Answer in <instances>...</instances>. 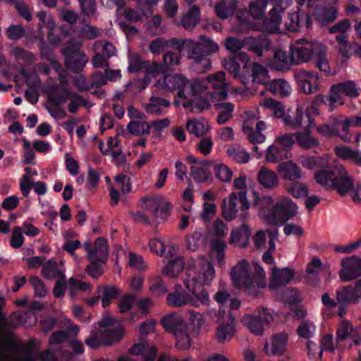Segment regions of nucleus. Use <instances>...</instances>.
Segmentation results:
<instances>
[{
	"label": "nucleus",
	"instance_id": "59",
	"mask_svg": "<svg viewBox=\"0 0 361 361\" xmlns=\"http://www.w3.org/2000/svg\"><path fill=\"white\" fill-rule=\"evenodd\" d=\"M68 287L70 291V295L72 298L79 293H85L90 290L89 283L82 281H77L73 278H71L68 280Z\"/></svg>",
	"mask_w": 361,
	"mask_h": 361
},
{
	"label": "nucleus",
	"instance_id": "55",
	"mask_svg": "<svg viewBox=\"0 0 361 361\" xmlns=\"http://www.w3.org/2000/svg\"><path fill=\"white\" fill-rule=\"evenodd\" d=\"M252 77L254 82L268 86L269 77L267 71L261 65L253 63L252 65Z\"/></svg>",
	"mask_w": 361,
	"mask_h": 361
},
{
	"label": "nucleus",
	"instance_id": "60",
	"mask_svg": "<svg viewBox=\"0 0 361 361\" xmlns=\"http://www.w3.org/2000/svg\"><path fill=\"white\" fill-rule=\"evenodd\" d=\"M337 11L334 8H321L316 11L315 18L322 24H325L336 19Z\"/></svg>",
	"mask_w": 361,
	"mask_h": 361
},
{
	"label": "nucleus",
	"instance_id": "33",
	"mask_svg": "<svg viewBox=\"0 0 361 361\" xmlns=\"http://www.w3.org/2000/svg\"><path fill=\"white\" fill-rule=\"evenodd\" d=\"M185 127L190 134L197 137L204 136L210 130L209 122L202 118L187 120Z\"/></svg>",
	"mask_w": 361,
	"mask_h": 361
},
{
	"label": "nucleus",
	"instance_id": "47",
	"mask_svg": "<svg viewBox=\"0 0 361 361\" xmlns=\"http://www.w3.org/2000/svg\"><path fill=\"white\" fill-rule=\"evenodd\" d=\"M130 351L131 354L141 355L146 360H153L156 355V349L147 343L135 344Z\"/></svg>",
	"mask_w": 361,
	"mask_h": 361
},
{
	"label": "nucleus",
	"instance_id": "19",
	"mask_svg": "<svg viewBox=\"0 0 361 361\" xmlns=\"http://www.w3.org/2000/svg\"><path fill=\"white\" fill-rule=\"evenodd\" d=\"M350 338L353 343L357 345L361 343V326H354L347 319H343L336 330V341H341Z\"/></svg>",
	"mask_w": 361,
	"mask_h": 361
},
{
	"label": "nucleus",
	"instance_id": "62",
	"mask_svg": "<svg viewBox=\"0 0 361 361\" xmlns=\"http://www.w3.org/2000/svg\"><path fill=\"white\" fill-rule=\"evenodd\" d=\"M99 294L102 306L105 307L119 294V291L114 286L104 287L99 288Z\"/></svg>",
	"mask_w": 361,
	"mask_h": 361
},
{
	"label": "nucleus",
	"instance_id": "13",
	"mask_svg": "<svg viewBox=\"0 0 361 361\" xmlns=\"http://www.w3.org/2000/svg\"><path fill=\"white\" fill-rule=\"evenodd\" d=\"M216 339L221 343L229 342L235 332V320L233 314L219 311L216 319Z\"/></svg>",
	"mask_w": 361,
	"mask_h": 361
},
{
	"label": "nucleus",
	"instance_id": "40",
	"mask_svg": "<svg viewBox=\"0 0 361 361\" xmlns=\"http://www.w3.org/2000/svg\"><path fill=\"white\" fill-rule=\"evenodd\" d=\"M161 324L166 331L173 334L185 326L183 320L177 314H171L164 317L161 320Z\"/></svg>",
	"mask_w": 361,
	"mask_h": 361
},
{
	"label": "nucleus",
	"instance_id": "25",
	"mask_svg": "<svg viewBox=\"0 0 361 361\" xmlns=\"http://www.w3.org/2000/svg\"><path fill=\"white\" fill-rule=\"evenodd\" d=\"M250 229L246 224L233 228L230 234L229 243L240 248L246 247L249 243Z\"/></svg>",
	"mask_w": 361,
	"mask_h": 361
},
{
	"label": "nucleus",
	"instance_id": "30",
	"mask_svg": "<svg viewBox=\"0 0 361 361\" xmlns=\"http://www.w3.org/2000/svg\"><path fill=\"white\" fill-rule=\"evenodd\" d=\"M336 40L338 42L337 50L343 61H347L350 56V51L355 52L361 56V48L357 49V44L355 42L350 43L348 37L345 35L336 36Z\"/></svg>",
	"mask_w": 361,
	"mask_h": 361
},
{
	"label": "nucleus",
	"instance_id": "8",
	"mask_svg": "<svg viewBox=\"0 0 361 361\" xmlns=\"http://www.w3.org/2000/svg\"><path fill=\"white\" fill-rule=\"evenodd\" d=\"M289 50L295 65L310 62L314 55L321 54L324 51L322 43L306 39L295 40L290 45Z\"/></svg>",
	"mask_w": 361,
	"mask_h": 361
},
{
	"label": "nucleus",
	"instance_id": "39",
	"mask_svg": "<svg viewBox=\"0 0 361 361\" xmlns=\"http://www.w3.org/2000/svg\"><path fill=\"white\" fill-rule=\"evenodd\" d=\"M184 267V261L183 257L176 256L169 261L162 269L164 275L170 278L177 277L183 271Z\"/></svg>",
	"mask_w": 361,
	"mask_h": 361
},
{
	"label": "nucleus",
	"instance_id": "32",
	"mask_svg": "<svg viewBox=\"0 0 361 361\" xmlns=\"http://www.w3.org/2000/svg\"><path fill=\"white\" fill-rule=\"evenodd\" d=\"M240 61L243 64L244 69L247 68V63L249 61V56L245 53H239L233 58L225 59L223 62V66L231 74H233L235 78L240 77V64L238 62Z\"/></svg>",
	"mask_w": 361,
	"mask_h": 361
},
{
	"label": "nucleus",
	"instance_id": "51",
	"mask_svg": "<svg viewBox=\"0 0 361 361\" xmlns=\"http://www.w3.org/2000/svg\"><path fill=\"white\" fill-rule=\"evenodd\" d=\"M42 272L43 276L49 280H54L56 279H63L65 276L64 272L59 270L56 263L53 261H48L44 263L42 266Z\"/></svg>",
	"mask_w": 361,
	"mask_h": 361
},
{
	"label": "nucleus",
	"instance_id": "4",
	"mask_svg": "<svg viewBox=\"0 0 361 361\" xmlns=\"http://www.w3.org/2000/svg\"><path fill=\"white\" fill-rule=\"evenodd\" d=\"M231 277L235 286L247 290L264 288L267 283L266 272L262 265L257 262L250 263L246 259H241L233 267Z\"/></svg>",
	"mask_w": 361,
	"mask_h": 361
},
{
	"label": "nucleus",
	"instance_id": "27",
	"mask_svg": "<svg viewBox=\"0 0 361 361\" xmlns=\"http://www.w3.org/2000/svg\"><path fill=\"white\" fill-rule=\"evenodd\" d=\"M277 171L285 180H295L302 178L301 169L293 161H281L278 165Z\"/></svg>",
	"mask_w": 361,
	"mask_h": 361
},
{
	"label": "nucleus",
	"instance_id": "5",
	"mask_svg": "<svg viewBox=\"0 0 361 361\" xmlns=\"http://www.w3.org/2000/svg\"><path fill=\"white\" fill-rule=\"evenodd\" d=\"M143 212L133 214L135 221L145 224H156L163 219L171 209L169 201L161 195L144 197L141 199Z\"/></svg>",
	"mask_w": 361,
	"mask_h": 361
},
{
	"label": "nucleus",
	"instance_id": "50",
	"mask_svg": "<svg viewBox=\"0 0 361 361\" xmlns=\"http://www.w3.org/2000/svg\"><path fill=\"white\" fill-rule=\"evenodd\" d=\"M243 324L253 334H261L264 331V324L259 320L257 314H247L243 317Z\"/></svg>",
	"mask_w": 361,
	"mask_h": 361
},
{
	"label": "nucleus",
	"instance_id": "22",
	"mask_svg": "<svg viewBox=\"0 0 361 361\" xmlns=\"http://www.w3.org/2000/svg\"><path fill=\"white\" fill-rule=\"evenodd\" d=\"M84 247L87 252V257L92 262H105L108 255V245L105 239L98 238L92 249L87 242L84 243Z\"/></svg>",
	"mask_w": 361,
	"mask_h": 361
},
{
	"label": "nucleus",
	"instance_id": "44",
	"mask_svg": "<svg viewBox=\"0 0 361 361\" xmlns=\"http://www.w3.org/2000/svg\"><path fill=\"white\" fill-rule=\"evenodd\" d=\"M236 6V0H222L215 6V12L216 16L221 18L226 19L233 15Z\"/></svg>",
	"mask_w": 361,
	"mask_h": 361
},
{
	"label": "nucleus",
	"instance_id": "10",
	"mask_svg": "<svg viewBox=\"0 0 361 361\" xmlns=\"http://www.w3.org/2000/svg\"><path fill=\"white\" fill-rule=\"evenodd\" d=\"M240 205L242 212L239 215L240 219L244 221L247 219L250 204L247 197L246 191L232 192L228 197L224 198L222 202L223 215L226 220L232 221L237 216L238 212V205Z\"/></svg>",
	"mask_w": 361,
	"mask_h": 361
},
{
	"label": "nucleus",
	"instance_id": "11",
	"mask_svg": "<svg viewBox=\"0 0 361 361\" xmlns=\"http://www.w3.org/2000/svg\"><path fill=\"white\" fill-rule=\"evenodd\" d=\"M177 97L178 99H175L174 105L178 106L181 104L185 109L192 113H200L209 109L211 102H216L217 98L214 93L208 90L200 94L191 95L188 98L179 97L178 95Z\"/></svg>",
	"mask_w": 361,
	"mask_h": 361
},
{
	"label": "nucleus",
	"instance_id": "38",
	"mask_svg": "<svg viewBox=\"0 0 361 361\" xmlns=\"http://www.w3.org/2000/svg\"><path fill=\"white\" fill-rule=\"evenodd\" d=\"M99 147L104 155L110 156L113 159H117L121 154V148L116 137H109L106 144L99 142Z\"/></svg>",
	"mask_w": 361,
	"mask_h": 361
},
{
	"label": "nucleus",
	"instance_id": "34",
	"mask_svg": "<svg viewBox=\"0 0 361 361\" xmlns=\"http://www.w3.org/2000/svg\"><path fill=\"white\" fill-rule=\"evenodd\" d=\"M310 128L307 127L306 130L294 134V139L295 138L298 145L302 149H313L319 145V140L311 135Z\"/></svg>",
	"mask_w": 361,
	"mask_h": 361
},
{
	"label": "nucleus",
	"instance_id": "16",
	"mask_svg": "<svg viewBox=\"0 0 361 361\" xmlns=\"http://www.w3.org/2000/svg\"><path fill=\"white\" fill-rule=\"evenodd\" d=\"M197 45L193 40L185 39L183 51H186L190 59L193 60V68L200 73H203L209 70L212 67L210 59L204 54L197 51Z\"/></svg>",
	"mask_w": 361,
	"mask_h": 361
},
{
	"label": "nucleus",
	"instance_id": "18",
	"mask_svg": "<svg viewBox=\"0 0 361 361\" xmlns=\"http://www.w3.org/2000/svg\"><path fill=\"white\" fill-rule=\"evenodd\" d=\"M283 123L293 128L296 129L303 126L307 128L314 126V121L309 116V111L305 113L304 106L298 105L295 111L288 109L284 117Z\"/></svg>",
	"mask_w": 361,
	"mask_h": 361
},
{
	"label": "nucleus",
	"instance_id": "45",
	"mask_svg": "<svg viewBox=\"0 0 361 361\" xmlns=\"http://www.w3.org/2000/svg\"><path fill=\"white\" fill-rule=\"evenodd\" d=\"M227 153L232 160L240 164L247 163L250 159V154L243 147L237 145L230 146Z\"/></svg>",
	"mask_w": 361,
	"mask_h": 361
},
{
	"label": "nucleus",
	"instance_id": "6",
	"mask_svg": "<svg viewBox=\"0 0 361 361\" xmlns=\"http://www.w3.org/2000/svg\"><path fill=\"white\" fill-rule=\"evenodd\" d=\"M128 70L133 73L140 71L147 73L143 80H135L128 85L132 88L130 91L133 93H137L144 90L149 83L152 79L151 75L162 72L163 67L154 62L142 61L138 55L135 54L129 56Z\"/></svg>",
	"mask_w": 361,
	"mask_h": 361
},
{
	"label": "nucleus",
	"instance_id": "20",
	"mask_svg": "<svg viewBox=\"0 0 361 361\" xmlns=\"http://www.w3.org/2000/svg\"><path fill=\"white\" fill-rule=\"evenodd\" d=\"M341 267L339 275L342 281H350L361 276V258L356 256L345 257L341 261Z\"/></svg>",
	"mask_w": 361,
	"mask_h": 361
},
{
	"label": "nucleus",
	"instance_id": "2",
	"mask_svg": "<svg viewBox=\"0 0 361 361\" xmlns=\"http://www.w3.org/2000/svg\"><path fill=\"white\" fill-rule=\"evenodd\" d=\"M158 89L176 91L179 97L188 98L191 95L204 93L212 88L215 97L225 100L228 97L229 84L224 71H218L204 78L188 79L181 73L168 74L155 84Z\"/></svg>",
	"mask_w": 361,
	"mask_h": 361
},
{
	"label": "nucleus",
	"instance_id": "46",
	"mask_svg": "<svg viewBox=\"0 0 361 361\" xmlns=\"http://www.w3.org/2000/svg\"><path fill=\"white\" fill-rule=\"evenodd\" d=\"M169 105L170 102L169 100L161 97H152L150 98L149 104L145 106V109L149 114L159 115Z\"/></svg>",
	"mask_w": 361,
	"mask_h": 361
},
{
	"label": "nucleus",
	"instance_id": "3",
	"mask_svg": "<svg viewBox=\"0 0 361 361\" xmlns=\"http://www.w3.org/2000/svg\"><path fill=\"white\" fill-rule=\"evenodd\" d=\"M252 194L253 207L257 209L259 216L269 224L281 225L298 213V205L288 197L276 200L271 195L259 196L256 190H252Z\"/></svg>",
	"mask_w": 361,
	"mask_h": 361
},
{
	"label": "nucleus",
	"instance_id": "64",
	"mask_svg": "<svg viewBox=\"0 0 361 361\" xmlns=\"http://www.w3.org/2000/svg\"><path fill=\"white\" fill-rule=\"evenodd\" d=\"M214 171L216 178L225 183L230 182L231 180L233 173L230 168L224 164H217L214 166Z\"/></svg>",
	"mask_w": 361,
	"mask_h": 361
},
{
	"label": "nucleus",
	"instance_id": "9",
	"mask_svg": "<svg viewBox=\"0 0 361 361\" xmlns=\"http://www.w3.org/2000/svg\"><path fill=\"white\" fill-rule=\"evenodd\" d=\"M295 143L293 133H283L277 135L265 153L264 159L268 163H277L290 158L289 151Z\"/></svg>",
	"mask_w": 361,
	"mask_h": 361
},
{
	"label": "nucleus",
	"instance_id": "41",
	"mask_svg": "<svg viewBox=\"0 0 361 361\" xmlns=\"http://www.w3.org/2000/svg\"><path fill=\"white\" fill-rule=\"evenodd\" d=\"M336 155L343 160H350L358 164L361 159V152L350 147L339 145L335 147Z\"/></svg>",
	"mask_w": 361,
	"mask_h": 361
},
{
	"label": "nucleus",
	"instance_id": "29",
	"mask_svg": "<svg viewBox=\"0 0 361 361\" xmlns=\"http://www.w3.org/2000/svg\"><path fill=\"white\" fill-rule=\"evenodd\" d=\"M293 274L294 272L290 269L273 267L269 287L271 288H276L281 286L287 284L293 279Z\"/></svg>",
	"mask_w": 361,
	"mask_h": 361
},
{
	"label": "nucleus",
	"instance_id": "15",
	"mask_svg": "<svg viewBox=\"0 0 361 361\" xmlns=\"http://www.w3.org/2000/svg\"><path fill=\"white\" fill-rule=\"evenodd\" d=\"M80 47L78 43H71L63 51L67 68L75 72L82 69L88 61L87 56L80 51Z\"/></svg>",
	"mask_w": 361,
	"mask_h": 361
},
{
	"label": "nucleus",
	"instance_id": "35",
	"mask_svg": "<svg viewBox=\"0 0 361 361\" xmlns=\"http://www.w3.org/2000/svg\"><path fill=\"white\" fill-rule=\"evenodd\" d=\"M214 107L218 111L216 122L219 125L228 122L233 117L235 106L231 102H219L214 104Z\"/></svg>",
	"mask_w": 361,
	"mask_h": 361
},
{
	"label": "nucleus",
	"instance_id": "56",
	"mask_svg": "<svg viewBox=\"0 0 361 361\" xmlns=\"http://www.w3.org/2000/svg\"><path fill=\"white\" fill-rule=\"evenodd\" d=\"M127 128L130 133L135 135L148 134L150 131V126L146 119L133 120L128 124Z\"/></svg>",
	"mask_w": 361,
	"mask_h": 361
},
{
	"label": "nucleus",
	"instance_id": "26",
	"mask_svg": "<svg viewBox=\"0 0 361 361\" xmlns=\"http://www.w3.org/2000/svg\"><path fill=\"white\" fill-rule=\"evenodd\" d=\"M185 39L171 38H157L149 45V50L153 54H159L166 47H172L178 50H183L185 46Z\"/></svg>",
	"mask_w": 361,
	"mask_h": 361
},
{
	"label": "nucleus",
	"instance_id": "17",
	"mask_svg": "<svg viewBox=\"0 0 361 361\" xmlns=\"http://www.w3.org/2000/svg\"><path fill=\"white\" fill-rule=\"evenodd\" d=\"M333 186L341 195H345L353 189L354 179L342 165L333 168Z\"/></svg>",
	"mask_w": 361,
	"mask_h": 361
},
{
	"label": "nucleus",
	"instance_id": "53",
	"mask_svg": "<svg viewBox=\"0 0 361 361\" xmlns=\"http://www.w3.org/2000/svg\"><path fill=\"white\" fill-rule=\"evenodd\" d=\"M226 247V243L224 240H212L211 257H214L218 263H222L225 258Z\"/></svg>",
	"mask_w": 361,
	"mask_h": 361
},
{
	"label": "nucleus",
	"instance_id": "7",
	"mask_svg": "<svg viewBox=\"0 0 361 361\" xmlns=\"http://www.w3.org/2000/svg\"><path fill=\"white\" fill-rule=\"evenodd\" d=\"M116 320L110 315L107 314L99 322L101 327H107L104 332L92 333L89 338L85 341L86 344L92 348H97L102 345H109L115 342H118L123 336L124 331L122 327L115 329L111 327L114 326Z\"/></svg>",
	"mask_w": 361,
	"mask_h": 361
},
{
	"label": "nucleus",
	"instance_id": "54",
	"mask_svg": "<svg viewBox=\"0 0 361 361\" xmlns=\"http://www.w3.org/2000/svg\"><path fill=\"white\" fill-rule=\"evenodd\" d=\"M329 155L326 154L321 158L307 157L301 159V165L307 169L314 170L318 167L326 166L329 162Z\"/></svg>",
	"mask_w": 361,
	"mask_h": 361
},
{
	"label": "nucleus",
	"instance_id": "37",
	"mask_svg": "<svg viewBox=\"0 0 361 361\" xmlns=\"http://www.w3.org/2000/svg\"><path fill=\"white\" fill-rule=\"evenodd\" d=\"M267 88L272 94L282 97L289 96L292 92L291 85L284 79H276L271 81L268 84Z\"/></svg>",
	"mask_w": 361,
	"mask_h": 361
},
{
	"label": "nucleus",
	"instance_id": "63",
	"mask_svg": "<svg viewBox=\"0 0 361 361\" xmlns=\"http://www.w3.org/2000/svg\"><path fill=\"white\" fill-rule=\"evenodd\" d=\"M315 330V326L311 321L305 320L299 324L297 334L299 337L307 339L314 336Z\"/></svg>",
	"mask_w": 361,
	"mask_h": 361
},
{
	"label": "nucleus",
	"instance_id": "57",
	"mask_svg": "<svg viewBox=\"0 0 361 361\" xmlns=\"http://www.w3.org/2000/svg\"><path fill=\"white\" fill-rule=\"evenodd\" d=\"M227 233V225L221 219L215 220L209 232L212 240H224Z\"/></svg>",
	"mask_w": 361,
	"mask_h": 361
},
{
	"label": "nucleus",
	"instance_id": "28",
	"mask_svg": "<svg viewBox=\"0 0 361 361\" xmlns=\"http://www.w3.org/2000/svg\"><path fill=\"white\" fill-rule=\"evenodd\" d=\"M259 184L265 189H275L279 186V178L277 173L267 167H262L257 176Z\"/></svg>",
	"mask_w": 361,
	"mask_h": 361
},
{
	"label": "nucleus",
	"instance_id": "21",
	"mask_svg": "<svg viewBox=\"0 0 361 361\" xmlns=\"http://www.w3.org/2000/svg\"><path fill=\"white\" fill-rule=\"evenodd\" d=\"M338 302L357 304L361 300V280L357 281L354 286L342 287L336 291Z\"/></svg>",
	"mask_w": 361,
	"mask_h": 361
},
{
	"label": "nucleus",
	"instance_id": "12",
	"mask_svg": "<svg viewBox=\"0 0 361 361\" xmlns=\"http://www.w3.org/2000/svg\"><path fill=\"white\" fill-rule=\"evenodd\" d=\"M259 113L252 111L245 112V119L243 124V130L247 139L252 144L263 143L266 140V135L263 131L267 129V124L262 121H258L254 125V121L259 118Z\"/></svg>",
	"mask_w": 361,
	"mask_h": 361
},
{
	"label": "nucleus",
	"instance_id": "58",
	"mask_svg": "<svg viewBox=\"0 0 361 361\" xmlns=\"http://www.w3.org/2000/svg\"><path fill=\"white\" fill-rule=\"evenodd\" d=\"M343 90L340 83L334 85L329 93V105L332 109L335 105L341 106L344 103V97Z\"/></svg>",
	"mask_w": 361,
	"mask_h": 361
},
{
	"label": "nucleus",
	"instance_id": "23",
	"mask_svg": "<svg viewBox=\"0 0 361 361\" xmlns=\"http://www.w3.org/2000/svg\"><path fill=\"white\" fill-rule=\"evenodd\" d=\"M288 340V334L286 332L273 335L264 345L265 353L269 355H283L286 352Z\"/></svg>",
	"mask_w": 361,
	"mask_h": 361
},
{
	"label": "nucleus",
	"instance_id": "52",
	"mask_svg": "<svg viewBox=\"0 0 361 361\" xmlns=\"http://www.w3.org/2000/svg\"><path fill=\"white\" fill-rule=\"evenodd\" d=\"M185 240V247L188 250L197 251L204 243L203 232L201 229H196L192 234L186 237Z\"/></svg>",
	"mask_w": 361,
	"mask_h": 361
},
{
	"label": "nucleus",
	"instance_id": "24",
	"mask_svg": "<svg viewBox=\"0 0 361 361\" xmlns=\"http://www.w3.org/2000/svg\"><path fill=\"white\" fill-rule=\"evenodd\" d=\"M268 65L274 70L286 71L290 68L291 65L294 64L291 59L290 53L288 55V53L283 49H276L274 51L273 57L269 60Z\"/></svg>",
	"mask_w": 361,
	"mask_h": 361
},
{
	"label": "nucleus",
	"instance_id": "42",
	"mask_svg": "<svg viewBox=\"0 0 361 361\" xmlns=\"http://www.w3.org/2000/svg\"><path fill=\"white\" fill-rule=\"evenodd\" d=\"M269 46L268 39L265 37H246L245 38V47L248 50L261 56L264 49Z\"/></svg>",
	"mask_w": 361,
	"mask_h": 361
},
{
	"label": "nucleus",
	"instance_id": "43",
	"mask_svg": "<svg viewBox=\"0 0 361 361\" xmlns=\"http://www.w3.org/2000/svg\"><path fill=\"white\" fill-rule=\"evenodd\" d=\"M281 22L282 15L271 9L269 16L263 21L264 29L269 32H278Z\"/></svg>",
	"mask_w": 361,
	"mask_h": 361
},
{
	"label": "nucleus",
	"instance_id": "1",
	"mask_svg": "<svg viewBox=\"0 0 361 361\" xmlns=\"http://www.w3.org/2000/svg\"><path fill=\"white\" fill-rule=\"evenodd\" d=\"M216 276V271L212 262L204 256L192 258L186 267L183 284L185 292L180 285H176L174 291L166 298L169 305L180 307L191 305L195 307L208 306L210 297L208 291L202 286H209Z\"/></svg>",
	"mask_w": 361,
	"mask_h": 361
},
{
	"label": "nucleus",
	"instance_id": "48",
	"mask_svg": "<svg viewBox=\"0 0 361 361\" xmlns=\"http://www.w3.org/2000/svg\"><path fill=\"white\" fill-rule=\"evenodd\" d=\"M194 43L198 47L197 51L205 55L215 53L219 49V47L216 42L206 37L204 35H201L199 38V41H194Z\"/></svg>",
	"mask_w": 361,
	"mask_h": 361
},
{
	"label": "nucleus",
	"instance_id": "31",
	"mask_svg": "<svg viewBox=\"0 0 361 361\" xmlns=\"http://www.w3.org/2000/svg\"><path fill=\"white\" fill-rule=\"evenodd\" d=\"M311 21L308 15L305 13L296 12L289 14L286 25L288 31L297 32L303 27H309Z\"/></svg>",
	"mask_w": 361,
	"mask_h": 361
},
{
	"label": "nucleus",
	"instance_id": "61",
	"mask_svg": "<svg viewBox=\"0 0 361 361\" xmlns=\"http://www.w3.org/2000/svg\"><path fill=\"white\" fill-rule=\"evenodd\" d=\"M268 0H254L250 4V11L253 18L261 19L264 17Z\"/></svg>",
	"mask_w": 361,
	"mask_h": 361
},
{
	"label": "nucleus",
	"instance_id": "49",
	"mask_svg": "<svg viewBox=\"0 0 361 361\" xmlns=\"http://www.w3.org/2000/svg\"><path fill=\"white\" fill-rule=\"evenodd\" d=\"M200 11L196 6H192L188 13L183 16L180 25L185 29L190 30L195 27L199 21Z\"/></svg>",
	"mask_w": 361,
	"mask_h": 361
},
{
	"label": "nucleus",
	"instance_id": "14",
	"mask_svg": "<svg viewBox=\"0 0 361 361\" xmlns=\"http://www.w3.org/2000/svg\"><path fill=\"white\" fill-rule=\"evenodd\" d=\"M293 76L300 90L303 93L312 94L319 91L321 80L317 73L299 70L294 73Z\"/></svg>",
	"mask_w": 361,
	"mask_h": 361
},
{
	"label": "nucleus",
	"instance_id": "36",
	"mask_svg": "<svg viewBox=\"0 0 361 361\" xmlns=\"http://www.w3.org/2000/svg\"><path fill=\"white\" fill-rule=\"evenodd\" d=\"M259 107L267 109L271 111L273 115L282 119L284 121V117L286 116L284 105L272 98H266L259 102Z\"/></svg>",
	"mask_w": 361,
	"mask_h": 361
}]
</instances>
